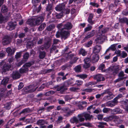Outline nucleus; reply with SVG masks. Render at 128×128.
Wrapping results in <instances>:
<instances>
[{
	"label": "nucleus",
	"instance_id": "nucleus-17",
	"mask_svg": "<svg viewBox=\"0 0 128 128\" xmlns=\"http://www.w3.org/2000/svg\"><path fill=\"white\" fill-rule=\"evenodd\" d=\"M114 122L116 124H120L122 122V120L119 117L117 116H114Z\"/></svg>",
	"mask_w": 128,
	"mask_h": 128
},
{
	"label": "nucleus",
	"instance_id": "nucleus-7",
	"mask_svg": "<svg viewBox=\"0 0 128 128\" xmlns=\"http://www.w3.org/2000/svg\"><path fill=\"white\" fill-rule=\"evenodd\" d=\"M60 30H61V36L63 38L66 39L69 36V33L68 31L64 30L63 29Z\"/></svg>",
	"mask_w": 128,
	"mask_h": 128
},
{
	"label": "nucleus",
	"instance_id": "nucleus-29",
	"mask_svg": "<svg viewBox=\"0 0 128 128\" xmlns=\"http://www.w3.org/2000/svg\"><path fill=\"white\" fill-rule=\"evenodd\" d=\"M120 22L122 23L125 22L127 25H128V19L127 18H124L120 19Z\"/></svg>",
	"mask_w": 128,
	"mask_h": 128
},
{
	"label": "nucleus",
	"instance_id": "nucleus-38",
	"mask_svg": "<svg viewBox=\"0 0 128 128\" xmlns=\"http://www.w3.org/2000/svg\"><path fill=\"white\" fill-rule=\"evenodd\" d=\"M78 77H79L80 78L84 79L87 77V75L86 74H81L80 75H77Z\"/></svg>",
	"mask_w": 128,
	"mask_h": 128
},
{
	"label": "nucleus",
	"instance_id": "nucleus-40",
	"mask_svg": "<svg viewBox=\"0 0 128 128\" xmlns=\"http://www.w3.org/2000/svg\"><path fill=\"white\" fill-rule=\"evenodd\" d=\"M30 87L28 86L24 88V89L25 91V92H28L29 91L30 92H32L36 90V89L30 90V89H29V87Z\"/></svg>",
	"mask_w": 128,
	"mask_h": 128
},
{
	"label": "nucleus",
	"instance_id": "nucleus-20",
	"mask_svg": "<svg viewBox=\"0 0 128 128\" xmlns=\"http://www.w3.org/2000/svg\"><path fill=\"white\" fill-rule=\"evenodd\" d=\"M12 77L14 79L19 78L20 76L19 73L17 72H13L12 73Z\"/></svg>",
	"mask_w": 128,
	"mask_h": 128
},
{
	"label": "nucleus",
	"instance_id": "nucleus-36",
	"mask_svg": "<svg viewBox=\"0 0 128 128\" xmlns=\"http://www.w3.org/2000/svg\"><path fill=\"white\" fill-rule=\"evenodd\" d=\"M74 69L76 72H81V66L80 65H78L74 68Z\"/></svg>",
	"mask_w": 128,
	"mask_h": 128
},
{
	"label": "nucleus",
	"instance_id": "nucleus-12",
	"mask_svg": "<svg viewBox=\"0 0 128 128\" xmlns=\"http://www.w3.org/2000/svg\"><path fill=\"white\" fill-rule=\"evenodd\" d=\"M16 51V49L13 48L11 49L10 47L8 48L6 50V51L8 53V55H11L13 54Z\"/></svg>",
	"mask_w": 128,
	"mask_h": 128
},
{
	"label": "nucleus",
	"instance_id": "nucleus-11",
	"mask_svg": "<svg viewBox=\"0 0 128 128\" xmlns=\"http://www.w3.org/2000/svg\"><path fill=\"white\" fill-rule=\"evenodd\" d=\"M101 49V46L100 45H97L94 48L93 51L94 53L97 54L99 52Z\"/></svg>",
	"mask_w": 128,
	"mask_h": 128
},
{
	"label": "nucleus",
	"instance_id": "nucleus-30",
	"mask_svg": "<svg viewBox=\"0 0 128 128\" xmlns=\"http://www.w3.org/2000/svg\"><path fill=\"white\" fill-rule=\"evenodd\" d=\"M8 80L9 79L8 78H5L2 80L1 84L4 85H6L8 83Z\"/></svg>",
	"mask_w": 128,
	"mask_h": 128
},
{
	"label": "nucleus",
	"instance_id": "nucleus-14",
	"mask_svg": "<svg viewBox=\"0 0 128 128\" xmlns=\"http://www.w3.org/2000/svg\"><path fill=\"white\" fill-rule=\"evenodd\" d=\"M104 36L101 35L98 37L95 40L97 43L102 44L104 41Z\"/></svg>",
	"mask_w": 128,
	"mask_h": 128
},
{
	"label": "nucleus",
	"instance_id": "nucleus-44",
	"mask_svg": "<svg viewBox=\"0 0 128 128\" xmlns=\"http://www.w3.org/2000/svg\"><path fill=\"white\" fill-rule=\"evenodd\" d=\"M83 81L80 80H77L76 82V84L78 86L81 85Z\"/></svg>",
	"mask_w": 128,
	"mask_h": 128
},
{
	"label": "nucleus",
	"instance_id": "nucleus-33",
	"mask_svg": "<svg viewBox=\"0 0 128 128\" xmlns=\"http://www.w3.org/2000/svg\"><path fill=\"white\" fill-rule=\"evenodd\" d=\"M46 53L44 52H40L39 55V57L40 59L44 58L45 56Z\"/></svg>",
	"mask_w": 128,
	"mask_h": 128
},
{
	"label": "nucleus",
	"instance_id": "nucleus-6",
	"mask_svg": "<svg viewBox=\"0 0 128 128\" xmlns=\"http://www.w3.org/2000/svg\"><path fill=\"white\" fill-rule=\"evenodd\" d=\"M118 102L114 98L112 100L108 102L105 104V106L112 107L114 106L118 103Z\"/></svg>",
	"mask_w": 128,
	"mask_h": 128
},
{
	"label": "nucleus",
	"instance_id": "nucleus-51",
	"mask_svg": "<svg viewBox=\"0 0 128 128\" xmlns=\"http://www.w3.org/2000/svg\"><path fill=\"white\" fill-rule=\"evenodd\" d=\"M117 44H115L111 45L110 46V47L111 50H114L116 49L115 47Z\"/></svg>",
	"mask_w": 128,
	"mask_h": 128
},
{
	"label": "nucleus",
	"instance_id": "nucleus-60",
	"mask_svg": "<svg viewBox=\"0 0 128 128\" xmlns=\"http://www.w3.org/2000/svg\"><path fill=\"white\" fill-rule=\"evenodd\" d=\"M90 4L93 6L96 7L97 8L99 6V5L98 4L94 2H91L90 3Z\"/></svg>",
	"mask_w": 128,
	"mask_h": 128
},
{
	"label": "nucleus",
	"instance_id": "nucleus-43",
	"mask_svg": "<svg viewBox=\"0 0 128 128\" xmlns=\"http://www.w3.org/2000/svg\"><path fill=\"white\" fill-rule=\"evenodd\" d=\"M99 124L98 125V126L101 128H103L104 127V126L106 125V122H99Z\"/></svg>",
	"mask_w": 128,
	"mask_h": 128
},
{
	"label": "nucleus",
	"instance_id": "nucleus-47",
	"mask_svg": "<svg viewBox=\"0 0 128 128\" xmlns=\"http://www.w3.org/2000/svg\"><path fill=\"white\" fill-rule=\"evenodd\" d=\"M84 63L90 64L91 60L89 58H86L84 60Z\"/></svg>",
	"mask_w": 128,
	"mask_h": 128
},
{
	"label": "nucleus",
	"instance_id": "nucleus-1",
	"mask_svg": "<svg viewBox=\"0 0 128 128\" xmlns=\"http://www.w3.org/2000/svg\"><path fill=\"white\" fill-rule=\"evenodd\" d=\"M78 116L79 118V120L80 122L84 121L85 119L86 120H90L92 117V115L86 112L79 114Z\"/></svg>",
	"mask_w": 128,
	"mask_h": 128
},
{
	"label": "nucleus",
	"instance_id": "nucleus-26",
	"mask_svg": "<svg viewBox=\"0 0 128 128\" xmlns=\"http://www.w3.org/2000/svg\"><path fill=\"white\" fill-rule=\"evenodd\" d=\"M114 118V116H109L108 117L104 118L103 119V120L105 121L109 122L112 120Z\"/></svg>",
	"mask_w": 128,
	"mask_h": 128
},
{
	"label": "nucleus",
	"instance_id": "nucleus-52",
	"mask_svg": "<svg viewBox=\"0 0 128 128\" xmlns=\"http://www.w3.org/2000/svg\"><path fill=\"white\" fill-rule=\"evenodd\" d=\"M52 6L50 4H48L46 8V10L48 11L52 10Z\"/></svg>",
	"mask_w": 128,
	"mask_h": 128
},
{
	"label": "nucleus",
	"instance_id": "nucleus-58",
	"mask_svg": "<svg viewBox=\"0 0 128 128\" xmlns=\"http://www.w3.org/2000/svg\"><path fill=\"white\" fill-rule=\"evenodd\" d=\"M29 56V54L27 52L24 55V58L25 59H27Z\"/></svg>",
	"mask_w": 128,
	"mask_h": 128
},
{
	"label": "nucleus",
	"instance_id": "nucleus-19",
	"mask_svg": "<svg viewBox=\"0 0 128 128\" xmlns=\"http://www.w3.org/2000/svg\"><path fill=\"white\" fill-rule=\"evenodd\" d=\"M114 96V95L112 92L111 94H108V95L105 96L104 97V99L105 100H107L112 99Z\"/></svg>",
	"mask_w": 128,
	"mask_h": 128
},
{
	"label": "nucleus",
	"instance_id": "nucleus-56",
	"mask_svg": "<svg viewBox=\"0 0 128 128\" xmlns=\"http://www.w3.org/2000/svg\"><path fill=\"white\" fill-rule=\"evenodd\" d=\"M108 30V28H104L103 30H101L102 33V34L105 33Z\"/></svg>",
	"mask_w": 128,
	"mask_h": 128
},
{
	"label": "nucleus",
	"instance_id": "nucleus-31",
	"mask_svg": "<svg viewBox=\"0 0 128 128\" xmlns=\"http://www.w3.org/2000/svg\"><path fill=\"white\" fill-rule=\"evenodd\" d=\"M66 90L67 88H65L64 86H63L58 88L57 89V90L60 91L61 92H62Z\"/></svg>",
	"mask_w": 128,
	"mask_h": 128
},
{
	"label": "nucleus",
	"instance_id": "nucleus-8",
	"mask_svg": "<svg viewBox=\"0 0 128 128\" xmlns=\"http://www.w3.org/2000/svg\"><path fill=\"white\" fill-rule=\"evenodd\" d=\"M94 78L96 80L97 82L103 81L105 80V78L101 74H99L95 76Z\"/></svg>",
	"mask_w": 128,
	"mask_h": 128
},
{
	"label": "nucleus",
	"instance_id": "nucleus-25",
	"mask_svg": "<svg viewBox=\"0 0 128 128\" xmlns=\"http://www.w3.org/2000/svg\"><path fill=\"white\" fill-rule=\"evenodd\" d=\"M63 111V112L67 113L64 115L66 116H68L70 115L72 113L71 111H68L67 110V109L66 108H64L62 109Z\"/></svg>",
	"mask_w": 128,
	"mask_h": 128
},
{
	"label": "nucleus",
	"instance_id": "nucleus-32",
	"mask_svg": "<svg viewBox=\"0 0 128 128\" xmlns=\"http://www.w3.org/2000/svg\"><path fill=\"white\" fill-rule=\"evenodd\" d=\"M46 25L45 23H42L38 28V30L39 31H42L44 29V28L46 27Z\"/></svg>",
	"mask_w": 128,
	"mask_h": 128
},
{
	"label": "nucleus",
	"instance_id": "nucleus-46",
	"mask_svg": "<svg viewBox=\"0 0 128 128\" xmlns=\"http://www.w3.org/2000/svg\"><path fill=\"white\" fill-rule=\"evenodd\" d=\"M90 66V64L84 63L83 66V68L85 69H87L89 68Z\"/></svg>",
	"mask_w": 128,
	"mask_h": 128
},
{
	"label": "nucleus",
	"instance_id": "nucleus-23",
	"mask_svg": "<svg viewBox=\"0 0 128 128\" xmlns=\"http://www.w3.org/2000/svg\"><path fill=\"white\" fill-rule=\"evenodd\" d=\"M122 111V110L118 108H115L112 110V112L115 114L121 113Z\"/></svg>",
	"mask_w": 128,
	"mask_h": 128
},
{
	"label": "nucleus",
	"instance_id": "nucleus-4",
	"mask_svg": "<svg viewBox=\"0 0 128 128\" xmlns=\"http://www.w3.org/2000/svg\"><path fill=\"white\" fill-rule=\"evenodd\" d=\"M118 70V68H116L114 67H111L106 70H104V72H112L113 74H115L117 73Z\"/></svg>",
	"mask_w": 128,
	"mask_h": 128
},
{
	"label": "nucleus",
	"instance_id": "nucleus-28",
	"mask_svg": "<svg viewBox=\"0 0 128 128\" xmlns=\"http://www.w3.org/2000/svg\"><path fill=\"white\" fill-rule=\"evenodd\" d=\"M10 67V66H8L6 65H4L3 67L2 70L3 72H5L7 70H9Z\"/></svg>",
	"mask_w": 128,
	"mask_h": 128
},
{
	"label": "nucleus",
	"instance_id": "nucleus-55",
	"mask_svg": "<svg viewBox=\"0 0 128 128\" xmlns=\"http://www.w3.org/2000/svg\"><path fill=\"white\" fill-rule=\"evenodd\" d=\"M64 16V14L62 13H61L56 16V17L58 18H60Z\"/></svg>",
	"mask_w": 128,
	"mask_h": 128
},
{
	"label": "nucleus",
	"instance_id": "nucleus-5",
	"mask_svg": "<svg viewBox=\"0 0 128 128\" xmlns=\"http://www.w3.org/2000/svg\"><path fill=\"white\" fill-rule=\"evenodd\" d=\"M11 38L8 36H5L3 38L2 42L3 44L6 45L9 44L11 42Z\"/></svg>",
	"mask_w": 128,
	"mask_h": 128
},
{
	"label": "nucleus",
	"instance_id": "nucleus-63",
	"mask_svg": "<svg viewBox=\"0 0 128 128\" xmlns=\"http://www.w3.org/2000/svg\"><path fill=\"white\" fill-rule=\"evenodd\" d=\"M124 78H119L117 79H116L114 81V82H118L122 80Z\"/></svg>",
	"mask_w": 128,
	"mask_h": 128
},
{
	"label": "nucleus",
	"instance_id": "nucleus-42",
	"mask_svg": "<svg viewBox=\"0 0 128 128\" xmlns=\"http://www.w3.org/2000/svg\"><path fill=\"white\" fill-rule=\"evenodd\" d=\"M55 93V92L53 91H50L47 92L45 94V95L46 96H51L54 94Z\"/></svg>",
	"mask_w": 128,
	"mask_h": 128
},
{
	"label": "nucleus",
	"instance_id": "nucleus-59",
	"mask_svg": "<svg viewBox=\"0 0 128 128\" xmlns=\"http://www.w3.org/2000/svg\"><path fill=\"white\" fill-rule=\"evenodd\" d=\"M44 108H40L38 110V113L40 114L44 111Z\"/></svg>",
	"mask_w": 128,
	"mask_h": 128
},
{
	"label": "nucleus",
	"instance_id": "nucleus-53",
	"mask_svg": "<svg viewBox=\"0 0 128 128\" xmlns=\"http://www.w3.org/2000/svg\"><path fill=\"white\" fill-rule=\"evenodd\" d=\"M127 56V54L126 52H125L124 51H123L122 52L121 55V57L122 58H124Z\"/></svg>",
	"mask_w": 128,
	"mask_h": 128
},
{
	"label": "nucleus",
	"instance_id": "nucleus-39",
	"mask_svg": "<svg viewBox=\"0 0 128 128\" xmlns=\"http://www.w3.org/2000/svg\"><path fill=\"white\" fill-rule=\"evenodd\" d=\"M54 25H50L47 27L46 29L50 31L54 28Z\"/></svg>",
	"mask_w": 128,
	"mask_h": 128
},
{
	"label": "nucleus",
	"instance_id": "nucleus-49",
	"mask_svg": "<svg viewBox=\"0 0 128 128\" xmlns=\"http://www.w3.org/2000/svg\"><path fill=\"white\" fill-rule=\"evenodd\" d=\"M92 41H90L85 44V46L87 47H90L92 44Z\"/></svg>",
	"mask_w": 128,
	"mask_h": 128
},
{
	"label": "nucleus",
	"instance_id": "nucleus-64",
	"mask_svg": "<svg viewBox=\"0 0 128 128\" xmlns=\"http://www.w3.org/2000/svg\"><path fill=\"white\" fill-rule=\"evenodd\" d=\"M92 88H88L85 89L84 90L86 92H91L92 91Z\"/></svg>",
	"mask_w": 128,
	"mask_h": 128
},
{
	"label": "nucleus",
	"instance_id": "nucleus-34",
	"mask_svg": "<svg viewBox=\"0 0 128 128\" xmlns=\"http://www.w3.org/2000/svg\"><path fill=\"white\" fill-rule=\"evenodd\" d=\"M112 92L110 91L109 89H107L105 90L104 91V92L102 93V96H103L104 95L108 94H111Z\"/></svg>",
	"mask_w": 128,
	"mask_h": 128
},
{
	"label": "nucleus",
	"instance_id": "nucleus-2",
	"mask_svg": "<svg viewBox=\"0 0 128 128\" xmlns=\"http://www.w3.org/2000/svg\"><path fill=\"white\" fill-rule=\"evenodd\" d=\"M34 64L33 62H28L26 63L20 70V73H22L26 72L28 71V68L30 67Z\"/></svg>",
	"mask_w": 128,
	"mask_h": 128
},
{
	"label": "nucleus",
	"instance_id": "nucleus-62",
	"mask_svg": "<svg viewBox=\"0 0 128 128\" xmlns=\"http://www.w3.org/2000/svg\"><path fill=\"white\" fill-rule=\"evenodd\" d=\"M120 52L121 51L119 50H116L115 51V53L118 54V56H120L121 55Z\"/></svg>",
	"mask_w": 128,
	"mask_h": 128
},
{
	"label": "nucleus",
	"instance_id": "nucleus-18",
	"mask_svg": "<svg viewBox=\"0 0 128 128\" xmlns=\"http://www.w3.org/2000/svg\"><path fill=\"white\" fill-rule=\"evenodd\" d=\"M44 19L43 17L40 16L37 18L35 20L36 25H38L40 24L44 20Z\"/></svg>",
	"mask_w": 128,
	"mask_h": 128
},
{
	"label": "nucleus",
	"instance_id": "nucleus-10",
	"mask_svg": "<svg viewBox=\"0 0 128 128\" xmlns=\"http://www.w3.org/2000/svg\"><path fill=\"white\" fill-rule=\"evenodd\" d=\"M65 5L64 4H60L58 5L55 8L57 11H61L64 8Z\"/></svg>",
	"mask_w": 128,
	"mask_h": 128
},
{
	"label": "nucleus",
	"instance_id": "nucleus-13",
	"mask_svg": "<svg viewBox=\"0 0 128 128\" xmlns=\"http://www.w3.org/2000/svg\"><path fill=\"white\" fill-rule=\"evenodd\" d=\"M8 19L7 16H3L1 14H0V23H2L7 22Z\"/></svg>",
	"mask_w": 128,
	"mask_h": 128
},
{
	"label": "nucleus",
	"instance_id": "nucleus-41",
	"mask_svg": "<svg viewBox=\"0 0 128 128\" xmlns=\"http://www.w3.org/2000/svg\"><path fill=\"white\" fill-rule=\"evenodd\" d=\"M70 90L72 92H76L80 90V88H78L72 87L70 88Z\"/></svg>",
	"mask_w": 128,
	"mask_h": 128
},
{
	"label": "nucleus",
	"instance_id": "nucleus-24",
	"mask_svg": "<svg viewBox=\"0 0 128 128\" xmlns=\"http://www.w3.org/2000/svg\"><path fill=\"white\" fill-rule=\"evenodd\" d=\"M99 59V57L97 54L94 55L92 56V60L94 62H97Z\"/></svg>",
	"mask_w": 128,
	"mask_h": 128
},
{
	"label": "nucleus",
	"instance_id": "nucleus-48",
	"mask_svg": "<svg viewBox=\"0 0 128 128\" xmlns=\"http://www.w3.org/2000/svg\"><path fill=\"white\" fill-rule=\"evenodd\" d=\"M92 28V26H89L85 28L84 29V32H86L90 30Z\"/></svg>",
	"mask_w": 128,
	"mask_h": 128
},
{
	"label": "nucleus",
	"instance_id": "nucleus-54",
	"mask_svg": "<svg viewBox=\"0 0 128 128\" xmlns=\"http://www.w3.org/2000/svg\"><path fill=\"white\" fill-rule=\"evenodd\" d=\"M21 52H17L15 55V58L16 59H18L20 58L21 56Z\"/></svg>",
	"mask_w": 128,
	"mask_h": 128
},
{
	"label": "nucleus",
	"instance_id": "nucleus-50",
	"mask_svg": "<svg viewBox=\"0 0 128 128\" xmlns=\"http://www.w3.org/2000/svg\"><path fill=\"white\" fill-rule=\"evenodd\" d=\"M122 95L121 94H118L115 98H114V99L116 101H118V100L122 97Z\"/></svg>",
	"mask_w": 128,
	"mask_h": 128
},
{
	"label": "nucleus",
	"instance_id": "nucleus-27",
	"mask_svg": "<svg viewBox=\"0 0 128 128\" xmlns=\"http://www.w3.org/2000/svg\"><path fill=\"white\" fill-rule=\"evenodd\" d=\"M38 124L41 126L46 124L45 120H38L37 122Z\"/></svg>",
	"mask_w": 128,
	"mask_h": 128
},
{
	"label": "nucleus",
	"instance_id": "nucleus-9",
	"mask_svg": "<svg viewBox=\"0 0 128 128\" xmlns=\"http://www.w3.org/2000/svg\"><path fill=\"white\" fill-rule=\"evenodd\" d=\"M16 26V24H14L13 22H10L7 26L6 28L8 30H11L14 28Z\"/></svg>",
	"mask_w": 128,
	"mask_h": 128
},
{
	"label": "nucleus",
	"instance_id": "nucleus-21",
	"mask_svg": "<svg viewBox=\"0 0 128 128\" xmlns=\"http://www.w3.org/2000/svg\"><path fill=\"white\" fill-rule=\"evenodd\" d=\"M94 15L92 14H90L88 19V21L91 25L94 24V22L92 21V19Z\"/></svg>",
	"mask_w": 128,
	"mask_h": 128
},
{
	"label": "nucleus",
	"instance_id": "nucleus-22",
	"mask_svg": "<svg viewBox=\"0 0 128 128\" xmlns=\"http://www.w3.org/2000/svg\"><path fill=\"white\" fill-rule=\"evenodd\" d=\"M1 11L2 12L5 13L8 12V10L6 7L5 5H3L2 7Z\"/></svg>",
	"mask_w": 128,
	"mask_h": 128
},
{
	"label": "nucleus",
	"instance_id": "nucleus-35",
	"mask_svg": "<svg viewBox=\"0 0 128 128\" xmlns=\"http://www.w3.org/2000/svg\"><path fill=\"white\" fill-rule=\"evenodd\" d=\"M105 68V66L104 64L103 63H102L100 65L98 68L99 70H101L102 71L104 72V70L103 69Z\"/></svg>",
	"mask_w": 128,
	"mask_h": 128
},
{
	"label": "nucleus",
	"instance_id": "nucleus-57",
	"mask_svg": "<svg viewBox=\"0 0 128 128\" xmlns=\"http://www.w3.org/2000/svg\"><path fill=\"white\" fill-rule=\"evenodd\" d=\"M29 110L28 108H26L24 109L20 113V114L26 113L29 112Z\"/></svg>",
	"mask_w": 128,
	"mask_h": 128
},
{
	"label": "nucleus",
	"instance_id": "nucleus-45",
	"mask_svg": "<svg viewBox=\"0 0 128 128\" xmlns=\"http://www.w3.org/2000/svg\"><path fill=\"white\" fill-rule=\"evenodd\" d=\"M50 46V42H48L46 43H45L44 44V48H49Z\"/></svg>",
	"mask_w": 128,
	"mask_h": 128
},
{
	"label": "nucleus",
	"instance_id": "nucleus-15",
	"mask_svg": "<svg viewBox=\"0 0 128 128\" xmlns=\"http://www.w3.org/2000/svg\"><path fill=\"white\" fill-rule=\"evenodd\" d=\"M94 32V30H92L91 32H90V34L87 35V36H86L84 40H86L88 38L93 36L95 34Z\"/></svg>",
	"mask_w": 128,
	"mask_h": 128
},
{
	"label": "nucleus",
	"instance_id": "nucleus-37",
	"mask_svg": "<svg viewBox=\"0 0 128 128\" xmlns=\"http://www.w3.org/2000/svg\"><path fill=\"white\" fill-rule=\"evenodd\" d=\"M79 53L80 54H82L83 56H86L87 54V52L85 50L83 49H80V50Z\"/></svg>",
	"mask_w": 128,
	"mask_h": 128
},
{
	"label": "nucleus",
	"instance_id": "nucleus-16",
	"mask_svg": "<svg viewBox=\"0 0 128 128\" xmlns=\"http://www.w3.org/2000/svg\"><path fill=\"white\" fill-rule=\"evenodd\" d=\"M35 22V19L33 18L28 19L26 22L27 24L32 26H34L36 25V23Z\"/></svg>",
	"mask_w": 128,
	"mask_h": 128
},
{
	"label": "nucleus",
	"instance_id": "nucleus-61",
	"mask_svg": "<svg viewBox=\"0 0 128 128\" xmlns=\"http://www.w3.org/2000/svg\"><path fill=\"white\" fill-rule=\"evenodd\" d=\"M54 108V106H52L48 107L46 108L47 111V112L50 111L51 110L53 109Z\"/></svg>",
	"mask_w": 128,
	"mask_h": 128
},
{
	"label": "nucleus",
	"instance_id": "nucleus-3",
	"mask_svg": "<svg viewBox=\"0 0 128 128\" xmlns=\"http://www.w3.org/2000/svg\"><path fill=\"white\" fill-rule=\"evenodd\" d=\"M72 25L71 23L68 22L64 25L62 24H59L57 25V27L59 29L69 30L72 28Z\"/></svg>",
	"mask_w": 128,
	"mask_h": 128
}]
</instances>
